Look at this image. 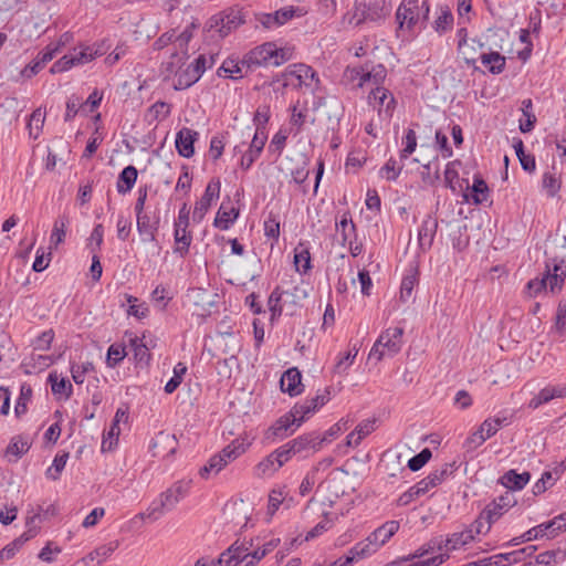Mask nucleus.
<instances>
[{
    "instance_id": "obj_1",
    "label": "nucleus",
    "mask_w": 566,
    "mask_h": 566,
    "mask_svg": "<svg viewBox=\"0 0 566 566\" xmlns=\"http://www.w3.org/2000/svg\"><path fill=\"white\" fill-rule=\"evenodd\" d=\"M191 488L190 480H180L175 482L165 492L155 499L145 512L138 514L142 520L148 518L153 522L159 520L166 512L171 511L186 497Z\"/></svg>"
},
{
    "instance_id": "obj_2",
    "label": "nucleus",
    "mask_w": 566,
    "mask_h": 566,
    "mask_svg": "<svg viewBox=\"0 0 566 566\" xmlns=\"http://www.w3.org/2000/svg\"><path fill=\"white\" fill-rule=\"evenodd\" d=\"M281 448L289 461L294 457L307 459L321 450L318 431L314 430L300 434L282 444Z\"/></svg>"
},
{
    "instance_id": "obj_3",
    "label": "nucleus",
    "mask_w": 566,
    "mask_h": 566,
    "mask_svg": "<svg viewBox=\"0 0 566 566\" xmlns=\"http://www.w3.org/2000/svg\"><path fill=\"white\" fill-rule=\"evenodd\" d=\"M566 530V513L560 514L553 520L542 523L535 527H532L518 537H514L507 543L503 544L504 547L517 546L521 543L537 539L539 537L553 538L560 531Z\"/></svg>"
},
{
    "instance_id": "obj_4",
    "label": "nucleus",
    "mask_w": 566,
    "mask_h": 566,
    "mask_svg": "<svg viewBox=\"0 0 566 566\" xmlns=\"http://www.w3.org/2000/svg\"><path fill=\"white\" fill-rule=\"evenodd\" d=\"M403 329L389 327L384 331L370 349L369 357L381 360L384 357H394L401 349Z\"/></svg>"
},
{
    "instance_id": "obj_5",
    "label": "nucleus",
    "mask_w": 566,
    "mask_h": 566,
    "mask_svg": "<svg viewBox=\"0 0 566 566\" xmlns=\"http://www.w3.org/2000/svg\"><path fill=\"white\" fill-rule=\"evenodd\" d=\"M283 85L294 88L306 87L314 91L318 83L317 73L310 65L303 63L291 64L282 74Z\"/></svg>"
},
{
    "instance_id": "obj_6",
    "label": "nucleus",
    "mask_w": 566,
    "mask_h": 566,
    "mask_svg": "<svg viewBox=\"0 0 566 566\" xmlns=\"http://www.w3.org/2000/svg\"><path fill=\"white\" fill-rule=\"evenodd\" d=\"M245 22L240 9L229 8L212 15L207 27L209 31H214L220 38L228 36L232 31Z\"/></svg>"
},
{
    "instance_id": "obj_7",
    "label": "nucleus",
    "mask_w": 566,
    "mask_h": 566,
    "mask_svg": "<svg viewBox=\"0 0 566 566\" xmlns=\"http://www.w3.org/2000/svg\"><path fill=\"white\" fill-rule=\"evenodd\" d=\"M368 103L377 108L379 117L386 120L392 117L397 104L392 93L384 86H376L370 91Z\"/></svg>"
},
{
    "instance_id": "obj_8",
    "label": "nucleus",
    "mask_w": 566,
    "mask_h": 566,
    "mask_svg": "<svg viewBox=\"0 0 566 566\" xmlns=\"http://www.w3.org/2000/svg\"><path fill=\"white\" fill-rule=\"evenodd\" d=\"M160 224L159 211H144L136 214L137 231L143 242H155Z\"/></svg>"
},
{
    "instance_id": "obj_9",
    "label": "nucleus",
    "mask_w": 566,
    "mask_h": 566,
    "mask_svg": "<svg viewBox=\"0 0 566 566\" xmlns=\"http://www.w3.org/2000/svg\"><path fill=\"white\" fill-rule=\"evenodd\" d=\"M516 504L514 495L506 491L503 495L491 502L482 511V517L486 521V531H490L491 525L496 522L510 507Z\"/></svg>"
},
{
    "instance_id": "obj_10",
    "label": "nucleus",
    "mask_w": 566,
    "mask_h": 566,
    "mask_svg": "<svg viewBox=\"0 0 566 566\" xmlns=\"http://www.w3.org/2000/svg\"><path fill=\"white\" fill-rule=\"evenodd\" d=\"M290 410L285 415L281 416L275 422L266 430L265 438L274 441L276 439H284L293 434L297 428L301 427L297 419Z\"/></svg>"
},
{
    "instance_id": "obj_11",
    "label": "nucleus",
    "mask_w": 566,
    "mask_h": 566,
    "mask_svg": "<svg viewBox=\"0 0 566 566\" xmlns=\"http://www.w3.org/2000/svg\"><path fill=\"white\" fill-rule=\"evenodd\" d=\"M286 462H289L286 455L281 447L276 448L269 455L263 458L254 467V475L258 478H269L277 472Z\"/></svg>"
},
{
    "instance_id": "obj_12",
    "label": "nucleus",
    "mask_w": 566,
    "mask_h": 566,
    "mask_svg": "<svg viewBox=\"0 0 566 566\" xmlns=\"http://www.w3.org/2000/svg\"><path fill=\"white\" fill-rule=\"evenodd\" d=\"M396 19L399 29L413 30L421 20L418 0H403L397 9Z\"/></svg>"
},
{
    "instance_id": "obj_13",
    "label": "nucleus",
    "mask_w": 566,
    "mask_h": 566,
    "mask_svg": "<svg viewBox=\"0 0 566 566\" xmlns=\"http://www.w3.org/2000/svg\"><path fill=\"white\" fill-rule=\"evenodd\" d=\"M221 184L219 179H212L206 187L205 193L199 201L196 202L192 218L200 222L208 212L211 202L219 198Z\"/></svg>"
},
{
    "instance_id": "obj_14",
    "label": "nucleus",
    "mask_w": 566,
    "mask_h": 566,
    "mask_svg": "<svg viewBox=\"0 0 566 566\" xmlns=\"http://www.w3.org/2000/svg\"><path fill=\"white\" fill-rule=\"evenodd\" d=\"M272 42H265L255 46L243 55L241 63L248 69H254L262 65H272Z\"/></svg>"
},
{
    "instance_id": "obj_15",
    "label": "nucleus",
    "mask_w": 566,
    "mask_h": 566,
    "mask_svg": "<svg viewBox=\"0 0 566 566\" xmlns=\"http://www.w3.org/2000/svg\"><path fill=\"white\" fill-rule=\"evenodd\" d=\"M167 72L175 73L174 88L177 91L186 90L197 83L200 78V74L196 69L188 64L186 69H175V62H168L166 66Z\"/></svg>"
},
{
    "instance_id": "obj_16",
    "label": "nucleus",
    "mask_w": 566,
    "mask_h": 566,
    "mask_svg": "<svg viewBox=\"0 0 566 566\" xmlns=\"http://www.w3.org/2000/svg\"><path fill=\"white\" fill-rule=\"evenodd\" d=\"M566 279V265L564 261L556 262L553 265L546 264V272L543 280L546 281V289L548 287L552 293L560 292Z\"/></svg>"
},
{
    "instance_id": "obj_17",
    "label": "nucleus",
    "mask_w": 566,
    "mask_h": 566,
    "mask_svg": "<svg viewBox=\"0 0 566 566\" xmlns=\"http://www.w3.org/2000/svg\"><path fill=\"white\" fill-rule=\"evenodd\" d=\"M438 219L432 214H427L418 230V245L422 252H427L433 244L438 230Z\"/></svg>"
},
{
    "instance_id": "obj_18",
    "label": "nucleus",
    "mask_w": 566,
    "mask_h": 566,
    "mask_svg": "<svg viewBox=\"0 0 566 566\" xmlns=\"http://www.w3.org/2000/svg\"><path fill=\"white\" fill-rule=\"evenodd\" d=\"M199 138V133L184 127L176 134V149L181 157L191 158L195 155V142Z\"/></svg>"
},
{
    "instance_id": "obj_19",
    "label": "nucleus",
    "mask_w": 566,
    "mask_h": 566,
    "mask_svg": "<svg viewBox=\"0 0 566 566\" xmlns=\"http://www.w3.org/2000/svg\"><path fill=\"white\" fill-rule=\"evenodd\" d=\"M302 375L296 367L289 368L283 373L280 379V387L283 392H287L291 397H295L303 391Z\"/></svg>"
},
{
    "instance_id": "obj_20",
    "label": "nucleus",
    "mask_w": 566,
    "mask_h": 566,
    "mask_svg": "<svg viewBox=\"0 0 566 566\" xmlns=\"http://www.w3.org/2000/svg\"><path fill=\"white\" fill-rule=\"evenodd\" d=\"M249 557L250 553H247V547L237 541L219 556L217 563L229 566L232 562H245Z\"/></svg>"
},
{
    "instance_id": "obj_21",
    "label": "nucleus",
    "mask_w": 566,
    "mask_h": 566,
    "mask_svg": "<svg viewBox=\"0 0 566 566\" xmlns=\"http://www.w3.org/2000/svg\"><path fill=\"white\" fill-rule=\"evenodd\" d=\"M530 479L531 473L527 471L517 473L515 470H509L500 478V483L510 491L522 490L530 482Z\"/></svg>"
},
{
    "instance_id": "obj_22",
    "label": "nucleus",
    "mask_w": 566,
    "mask_h": 566,
    "mask_svg": "<svg viewBox=\"0 0 566 566\" xmlns=\"http://www.w3.org/2000/svg\"><path fill=\"white\" fill-rule=\"evenodd\" d=\"M336 231L342 238L343 247L347 245V241L357 239L356 224L353 222L349 211L344 212L340 220L336 222Z\"/></svg>"
},
{
    "instance_id": "obj_23",
    "label": "nucleus",
    "mask_w": 566,
    "mask_h": 566,
    "mask_svg": "<svg viewBox=\"0 0 566 566\" xmlns=\"http://www.w3.org/2000/svg\"><path fill=\"white\" fill-rule=\"evenodd\" d=\"M399 530V522L388 521L376 528L369 536L378 547L386 544Z\"/></svg>"
},
{
    "instance_id": "obj_24",
    "label": "nucleus",
    "mask_w": 566,
    "mask_h": 566,
    "mask_svg": "<svg viewBox=\"0 0 566 566\" xmlns=\"http://www.w3.org/2000/svg\"><path fill=\"white\" fill-rule=\"evenodd\" d=\"M174 252L185 256L189 252L190 244L192 242L191 232L188 231V227H177L174 229Z\"/></svg>"
},
{
    "instance_id": "obj_25",
    "label": "nucleus",
    "mask_w": 566,
    "mask_h": 566,
    "mask_svg": "<svg viewBox=\"0 0 566 566\" xmlns=\"http://www.w3.org/2000/svg\"><path fill=\"white\" fill-rule=\"evenodd\" d=\"M137 176H138V171H137L136 167H134L132 165L125 167L120 171L118 179H117L116 188H117L118 193L125 195V193L129 192L136 184Z\"/></svg>"
},
{
    "instance_id": "obj_26",
    "label": "nucleus",
    "mask_w": 566,
    "mask_h": 566,
    "mask_svg": "<svg viewBox=\"0 0 566 566\" xmlns=\"http://www.w3.org/2000/svg\"><path fill=\"white\" fill-rule=\"evenodd\" d=\"M474 541L473 530L467 528L462 532L451 534L444 539L448 551H457Z\"/></svg>"
},
{
    "instance_id": "obj_27",
    "label": "nucleus",
    "mask_w": 566,
    "mask_h": 566,
    "mask_svg": "<svg viewBox=\"0 0 566 566\" xmlns=\"http://www.w3.org/2000/svg\"><path fill=\"white\" fill-rule=\"evenodd\" d=\"M480 60L484 67L494 75L501 74L506 65L505 56L501 55L499 52L483 53Z\"/></svg>"
},
{
    "instance_id": "obj_28",
    "label": "nucleus",
    "mask_w": 566,
    "mask_h": 566,
    "mask_svg": "<svg viewBox=\"0 0 566 566\" xmlns=\"http://www.w3.org/2000/svg\"><path fill=\"white\" fill-rule=\"evenodd\" d=\"M242 63L238 59L228 57L226 59L221 66L218 69L217 74L220 77H228L232 80H238L243 77L242 73Z\"/></svg>"
},
{
    "instance_id": "obj_29",
    "label": "nucleus",
    "mask_w": 566,
    "mask_h": 566,
    "mask_svg": "<svg viewBox=\"0 0 566 566\" xmlns=\"http://www.w3.org/2000/svg\"><path fill=\"white\" fill-rule=\"evenodd\" d=\"M249 446L250 443H247L243 439H234L230 444L224 447L219 454L223 458L224 462L229 464L243 454Z\"/></svg>"
},
{
    "instance_id": "obj_30",
    "label": "nucleus",
    "mask_w": 566,
    "mask_h": 566,
    "mask_svg": "<svg viewBox=\"0 0 566 566\" xmlns=\"http://www.w3.org/2000/svg\"><path fill=\"white\" fill-rule=\"evenodd\" d=\"M294 265L300 274H306L312 269L310 250L303 243H300L294 250Z\"/></svg>"
},
{
    "instance_id": "obj_31",
    "label": "nucleus",
    "mask_w": 566,
    "mask_h": 566,
    "mask_svg": "<svg viewBox=\"0 0 566 566\" xmlns=\"http://www.w3.org/2000/svg\"><path fill=\"white\" fill-rule=\"evenodd\" d=\"M518 554L501 553L490 557H485L474 562V566H509L516 564V556Z\"/></svg>"
},
{
    "instance_id": "obj_32",
    "label": "nucleus",
    "mask_w": 566,
    "mask_h": 566,
    "mask_svg": "<svg viewBox=\"0 0 566 566\" xmlns=\"http://www.w3.org/2000/svg\"><path fill=\"white\" fill-rule=\"evenodd\" d=\"M171 112L170 104L166 102H156L153 104L146 112L145 118L148 122V124H153L155 122H160L166 119Z\"/></svg>"
},
{
    "instance_id": "obj_33",
    "label": "nucleus",
    "mask_w": 566,
    "mask_h": 566,
    "mask_svg": "<svg viewBox=\"0 0 566 566\" xmlns=\"http://www.w3.org/2000/svg\"><path fill=\"white\" fill-rule=\"evenodd\" d=\"M239 216V210L234 207H231L230 209L226 210L223 208V205L219 208L216 219H214V227L221 230H228L231 224L235 221V219Z\"/></svg>"
},
{
    "instance_id": "obj_34",
    "label": "nucleus",
    "mask_w": 566,
    "mask_h": 566,
    "mask_svg": "<svg viewBox=\"0 0 566 566\" xmlns=\"http://www.w3.org/2000/svg\"><path fill=\"white\" fill-rule=\"evenodd\" d=\"M70 223V219L66 214L60 216L55 221L52 229V233L50 237V241L52 244L57 247L62 243L66 235V229Z\"/></svg>"
},
{
    "instance_id": "obj_35",
    "label": "nucleus",
    "mask_w": 566,
    "mask_h": 566,
    "mask_svg": "<svg viewBox=\"0 0 566 566\" xmlns=\"http://www.w3.org/2000/svg\"><path fill=\"white\" fill-rule=\"evenodd\" d=\"M51 382V390L54 395H64L66 398L71 397L73 386L66 378L59 379L56 373H51L48 377Z\"/></svg>"
},
{
    "instance_id": "obj_36",
    "label": "nucleus",
    "mask_w": 566,
    "mask_h": 566,
    "mask_svg": "<svg viewBox=\"0 0 566 566\" xmlns=\"http://www.w3.org/2000/svg\"><path fill=\"white\" fill-rule=\"evenodd\" d=\"M289 292L281 291L277 286L275 287L269 296L268 306L271 312V321H274L283 313L282 297L283 295H287Z\"/></svg>"
},
{
    "instance_id": "obj_37",
    "label": "nucleus",
    "mask_w": 566,
    "mask_h": 566,
    "mask_svg": "<svg viewBox=\"0 0 566 566\" xmlns=\"http://www.w3.org/2000/svg\"><path fill=\"white\" fill-rule=\"evenodd\" d=\"M522 112L525 116V122L520 120V130L522 133H528L534 128L536 123V116L533 113V102L531 98L522 101Z\"/></svg>"
},
{
    "instance_id": "obj_38",
    "label": "nucleus",
    "mask_w": 566,
    "mask_h": 566,
    "mask_svg": "<svg viewBox=\"0 0 566 566\" xmlns=\"http://www.w3.org/2000/svg\"><path fill=\"white\" fill-rule=\"evenodd\" d=\"M542 189L548 198H553L560 189V180L553 171H545L542 177Z\"/></svg>"
},
{
    "instance_id": "obj_39",
    "label": "nucleus",
    "mask_w": 566,
    "mask_h": 566,
    "mask_svg": "<svg viewBox=\"0 0 566 566\" xmlns=\"http://www.w3.org/2000/svg\"><path fill=\"white\" fill-rule=\"evenodd\" d=\"M418 284V272L417 270H411L408 274H406L401 281L400 285V300L402 302H407L412 294L415 286Z\"/></svg>"
},
{
    "instance_id": "obj_40",
    "label": "nucleus",
    "mask_w": 566,
    "mask_h": 566,
    "mask_svg": "<svg viewBox=\"0 0 566 566\" xmlns=\"http://www.w3.org/2000/svg\"><path fill=\"white\" fill-rule=\"evenodd\" d=\"M227 465L223 458L217 453L199 470V474L202 479H208L210 473L218 474Z\"/></svg>"
},
{
    "instance_id": "obj_41",
    "label": "nucleus",
    "mask_w": 566,
    "mask_h": 566,
    "mask_svg": "<svg viewBox=\"0 0 566 566\" xmlns=\"http://www.w3.org/2000/svg\"><path fill=\"white\" fill-rule=\"evenodd\" d=\"M274 20L276 22L277 28L285 24L290 20H292L294 17H302L304 14L303 9L294 6H289L281 8L273 12Z\"/></svg>"
},
{
    "instance_id": "obj_42",
    "label": "nucleus",
    "mask_w": 566,
    "mask_h": 566,
    "mask_svg": "<svg viewBox=\"0 0 566 566\" xmlns=\"http://www.w3.org/2000/svg\"><path fill=\"white\" fill-rule=\"evenodd\" d=\"M293 416L296 417L298 423L302 426L313 413L317 410L315 405H312L308 399L303 402H297L291 408Z\"/></svg>"
},
{
    "instance_id": "obj_43",
    "label": "nucleus",
    "mask_w": 566,
    "mask_h": 566,
    "mask_svg": "<svg viewBox=\"0 0 566 566\" xmlns=\"http://www.w3.org/2000/svg\"><path fill=\"white\" fill-rule=\"evenodd\" d=\"M29 449L30 444L25 439L21 437H14L11 439L9 446L7 447L6 454L7 457H14L13 461H17V459L27 453Z\"/></svg>"
},
{
    "instance_id": "obj_44",
    "label": "nucleus",
    "mask_w": 566,
    "mask_h": 566,
    "mask_svg": "<svg viewBox=\"0 0 566 566\" xmlns=\"http://www.w3.org/2000/svg\"><path fill=\"white\" fill-rule=\"evenodd\" d=\"M471 190H472L471 198H472L473 203L481 205L484 201H486L488 195H489V187L482 178H479V177L474 178Z\"/></svg>"
},
{
    "instance_id": "obj_45",
    "label": "nucleus",
    "mask_w": 566,
    "mask_h": 566,
    "mask_svg": "<svg viewBox=\"0 0 566 566\" xmlns=\"http://www.w3.org/2000/svg\"><path fill=\"white\" fill-rule=\"evenodd\" d=\"M69 460V452L57 453L52 462V465L46 470V476L53 481L60 478Z\"/></svg>"
},
{
    "instance_id": "obj_46",
    "label": "nucleus",
    "mask_w": 566,
    "mask_h": 566,
    "mask_svg": "<svg viewBox=\"0 0 566 566\" xmlns=\"http://www.w3.org/2000/svg\"><path fill=\"white\" fill-rule=\"evenodd\" d=\"M32 397V388L23 384L20 388V395L15 401L14 406V413L17 417H21L24 415L28 410V402L31 400Z\"/></svg>"
},
{
    "instance_id": "obj_47",
    "label": "nucleus",
    "mask_w": 566,
    "mask_h": 566,
    "mask_svg": "<svg viewBox=\"0 0 566 566\" xmlns=\"http://www.w3.org/2000/svg\"><path fill=\"white\" fill-rule=\"evenodd\" d=\"M271 54L273 60L272 66H280L293 59L294 49L290 46L277 48L276 44L272 42Z\"/></svg>"
},
{
    "instance_id": "obj_48",
    "label": "nucleus",
    "mask_w": 566,
    "mask_h": 566,
    "mask_svg": "<svg viewBox=\"0 0 566 566\" xmlns=\"http://www.w3.org/2000/svg\"><path fill=\"white\" fill-rule=\"evenodd\" d=\"M457 470L455 462L444 463L439 469L433 470L428 475L436 486L440 485Z\"/></svg>"
},
{
    "instance_id": "obj_49",
    "label": "nucleus",
    "mask_w": 566,
    "mask_h": 566,
    "mask_svg": "<svg viewBox=\"0 0 566 566\" xmlns=\"http://www.w3.org/2000/svg\"><path fill=\"white\" fill-rule=\"evenodd\" d=\"M387 76V70L382 64H377L371 66V69L366 67L365 80L367 82H371L376 86H381L385 78Z\"/></svg>"
},
{
    "instance_id": "obj_50",
    "label": "nucleus",
    "mask_w": 566,
    "mask_h": 566,
    "mask_svg": "<svg viewBox=\"0 0 566 566\" xmlns=\"http://www.w3.org/2000/svg\"><path fill=\"white\" fill-rule=\"evenodd\" d=\"M402 170V165L390 157L380 169V176L386 178L388 181H395Z\"/></svg>"
},
{
    "instance_id": "obj_51",
    "label": "nucleus",
    "mask_w": 566,
    "mask_h": 566,
    "mask_svg": "<svg viewBox=\"0 0 566 566\" xmlns=\"http://www.w3.org/2000/svg\"><path fill=\"white\" fill-rule=\"evenodd\" d=\"M126 356L125 346L122 344H112L107 350L106 363L108 367L114 368L117 366Z\"/></svg>"
},
{
    "instance_id": "obj_52",
    "label": "nucleus",
    "mask_w": 566,
    "mask_h": 566,
    "mask_svg": "<svg viewBox=\"0 0 566 566\" xmlns=\"http://www.w3.org/2000/svg\"><path fill=\"white\" fill-rule=\"evenodd\" d=\"M94 369V365L91 361H85L82 364L72 363L71 364V374L75 384L81 385L85 380V376L87 373Z\"/></svg>"
},
{
    "instance_id": "obj_53",
    "label": "nucleus",
    "mask_w": 566,
    "mask_h": 566,
    "mask_svg": "<svg viewBox=\"0 0 566 566\" xmlns=\"http://www.w3.org/2000/svg\"><path fill=\"white\" fill-rule=\"evenodd\" d=\"M44 123V115L42 114L41 109H35L31 116L30 120L28 123L29 128V135L33 139H36L41 133L42 126Z\"/></svg>"
},
{
    "instance_id": "obj_54",
    "label": "nucleus",
    "mask_w": 566,
    "mask_h": 566,
    "mask_svg": "<svg viewBox=\"0 0 566 566\" xmlns=\"http://www.w3.org/2000/svg\"><path fill=\"white\" fill-rule=\"evenodd\" d=\"M117 547H118L117 542H111L108 544L97 547L95 551H93L92 553L88 554L87 558H90L91 560H94L95 558H97L98 559L97 563L101 564L107 557H109Z\"/></svg>"
},
{
    "instance_id": "obj_55",
    "label": "nucleus",
    "mask_w": 566,
    "mask_h": 566,
    "mask_svg": "<svg viewBox=\"0 0 566 566\" xmlns=\"http://www.w3.org/2000/svg\"><path fill=\"white\" fill-rule=\"evenodd\" d=\"M31 536H28L27 534H22L20 537L15 538L13 542H11L10 544H8L7 546H4L1 551H0V555L2 557V562L4 559H10L12 558L15 553L18 552V549L25 543L30 539Z\"/></svg>"
},
{
    "instance_id": "obj_56",
    "label": "nucleus",
    "mask_w": 566,
    "mask_h": 566,
    "mask_svg": "<svg viewBox=\"0 0 566 566\" xmlns=\"http://www.w3.org/2000/svg\"><path fill=\"white\" fill-rule=\"evenodd\" d=\"M434 547H436V545L424 544V545L420 546L419 548H417L412 554L398 557L397 559L391 562V565H401L406 562H410L416 558H421V557L430 554L434 549Z\"/></svg>"
},
{
    "instance_id": "obj_57",
    "label": "nucleus",
    "mask_w": 566,
    "mask_h": 566,
    "mask_svg": "<svg viewBox=\"0 0 566 566\" xmlns=\"http://www.w3.org/2000/svg\"><path fill=\"white\" fill-rule=\"evenodd\" d=\"M92 50L88 49L87 45H81L78 48H74L72 52H70L72 59L74 60V65H84L93 61Z\"/></svg>"
},
{
    "instance_id": "obj_58",
    "label": "nucleus",
    "mask_w": 566,
    "mask_h": 566,
    "mask_svg": "<svg viewBox=\"0 0 566 566\" xmlns=\"http://www.w3.org/2000/svg\"><path fill=\"white\" fill-rule=\"evenodd\" d=\"M402 143L405 147L400 151V158L406 159L415 151L417 147V135L412 128H408L406 130V135L403 137Z\"/></svg>"
},
{
    "instance_id": "obj_59",
    "label": "nucleus",
    "mask_w": 566,
    "mask_h": 566,
    "mask_svg": "<svg viewBox=\"0 0 566 566\" xmlns=\"http://www.w3.org/2000/svg\"><path fill=\"white\" fill-rule=\"evenodd\" d=\"M431 451L428 448H424L418 454L409 459L408 468L413 472L419 471L431 459Z\"/></svg>"
},
{
    "instance_id": "obj_60",
    "label": "nucleus",
    "mask_w": 566,
    "mask_h": 566,
    "mask_svg": "<svg viewBox=\"0 0 566 566\" xmlns=\"http://www.w3.org/2000/svg\"><path fill=\"white\" fill-rule=\"evenodd\" d=\"M270 119V109L268 106L259 107L253 116L255 132L265 133V126Z\"/></svg>"
},
{
    "instance_id": "obj_61",
    "label": "nucleus",
    "mask_w": 566,
    "mask_h": 566,
    "mask_svg": "<svg viewBox=\"0 0 566 566\" xmlns=\"http://www.w3.org/2000/svg\"><path fill=\"white\" fill-rule=\"evenodd\" d=\"M54 339L53 329H46L42 332L33 342L34 349L36 350H49L51 348V344Z\"/></svg>"
},
{
    "instance_id": "obj_62",
    "label": "nucleus",
    "mask_w": 566,
    "mask_h": 566,
    "mask_svg": "<svg viewBox=\"0 0 566 566\" xmlns=\"http://www.w3.org/2000/svg\"><path fill=\"white\" fill-rule=\"evenodd\" d=\"M226 146V137L224 135H216L210 140L209 155L216 161L218 160L224 149Z\"/></svg>"
},
{
    "instance_id": "obj_63",
    "label": "nucleus",
    "mask_w": 566,
    "mask_h": 566,
    "mask_svg": "<svg viewBox=\"0 0 566 566\" xmlns=\"http://www.w3.org/2000/svg\"><path fill=\"white\" fill-rule=\"evenodd\" d=\"M551 400H553L551 386H546L543 389H541L539 392L530 400L528 408L537 409L542 405L548 403Z\"/></svg>"
},
{
    "instance_id": "obj_64",
    "label": "nucleus",
    "mask_w": 566,
    "mask_h": 566,
    "mask_svg": "<svg viewBox=\"0 0 566 566\" xmlns=\"http://www.w3.org/2000/svg\"><path fill=\"white\" fill-rule=\"evenodd\" d=\"M376 429V419H366L361 421L356 428L357 434L355 442H361V440L370 434Z\"/></svg>"
}]
</instances>
